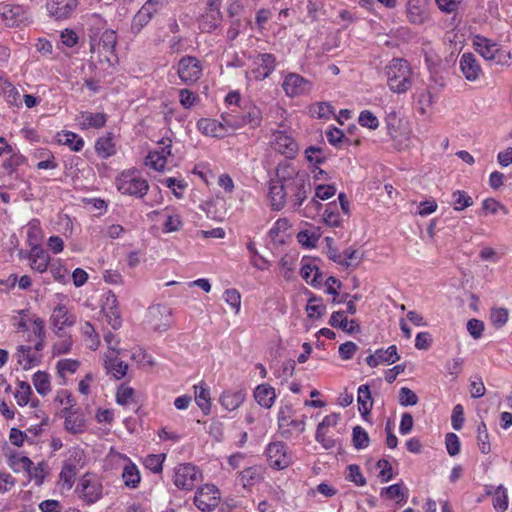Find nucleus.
I'll list each match as a JSON object with an SVG mask.
<instances>
[{
	"mask_svg": "<svg viewBox=\"0 0 512 512\" xmlns=\"http://www.w3.org/2000/svg\"><path fill=\"white\" fill-rule=\"evenodd\" d=\"M344 313V311L334 312L330 317L329 324L332 327L340 328L349 334L359 332V324L355 320L348 321V319L344 316Z\"/></svg>",
	"mask_w": 512,
	"mask_h": 512,
	"instance_id": "nucleus-30",
	"label": "nucleus"
},
{
	"mask_svg": "<svg viewBox=\"0 0 512 512\" xmlns=\"http://www.w3.org/2000/svg\"><path fill=\"white\" fill-rule=\"evenodd\" d=\"M221 118L231 131L245 127L255 129L262 123V112L257 106L249 105L239 110L231 108L229 111L224 112Z\"/></svg>",
	"mask_w": 512,
	"mask_h": 512,
	"instance_id": "nucleus-1",
	"label": "nucleus"
},
{
	"mask_svg": "<svg viewBox=\"0 0 512 512\" xmlns=\"http://www.w3.org/2000/svg\"><path fill=\"white\" fill-rule=\"evenodd\" d=\"M179 100L184 108L189 109L198 101V96L189 89H181L179 91Z\"/></svg>",
	"mask_w": 512,
	"mask_h": 512,
	"instance_id": "nucleus-64",
	"label": "nucleus"
},
{
	"mask_svg": "<svg viewBox=\"0 0 512 512\" xmlns=\"http://www.w3.org/2000/svg\"><path fill=\"white\" fill-rule=\"evenodd\" d=\"M58 142L63 145H68L73 151H80L84 146V141L76 133L62 132L58 134Z\"/></svg>",
	"mask_w": 512,
	"mask_h": 512,
	"instance_id": "nucleus-37",
	"label": "nucleus"
},
{
	"mask_svg": "<svg viewBox=\"0 0 512 512\" xmlns=\"http://www.w3.org/2000/svg\"><path fill=\"white\" fill-rule=\"evenodd\" d=\"M359 124L369 129H376L379 126V121L372 112L365 110L360 113Z\"/></svg>",
	"mask_w": 512,
	"mask_h": 512,
	"instance_id": "nucleus-63",
	"label": "nucleus"
},
{
	"mask_svg": "<svg viewBox=\"0 0 512 512\" xmlns=\"http://www.w3.org/2000/svg\"><path fill=\"white\" fill-rule=\"evenodd\" d=\"M201 480V472L190 463L181 464L175 469L174 484L180 489L192 490Z\"/></svg>",
	"mask_w": 512,
	"mask_h": 512,
	"instance_id": "nucleus-9",
	"label": "nucleus"
},
{
	"mask_svg": "<svg viewBox=\"0 0 512 512\" xmlns=\"http://www.w3.org/2000/svg\"><path fill=\"white\" fill-rule=\"evenodd\" d=\"M246 398V391L244 389L226 390L220 398V404L225 410L234 411L241 406Z\"/></svg>",
	"mask_w": 512,
	"mask_h": 512,
	"instance_id": "nucleus-27",
	"label": "nucleus"
},
{
	"mask_svg": "<svg viewBox=\"0 0 512 512\" xmlns=\"http://www.w3.org/2000/svg\"><path fill=\"white\" fill-rule=\"evenodd\" d=\"M95 150L98 156L103 159L109 158L116 152L115 145L110 137L99 138L95 143Z\"/></svg>",
	"mask_w": 512,
	"mask_h": 512,
	"instance_id": "nucleus-40",
	"label": "nucleus"
},
{
	"mask_svg": "<svg viewBox=\"0 0 512 512\" xmlns=\"http://www.w3.org/2000/svg\"><path fill=\"white\" fill-rule=\"evenodd\" d=\"M297 239L300 244L310 248L316 246V243L319 240V235L316 233H310L308 230H303L297 234Z\"/></svg>",
	"mask_w": 512,
	"mask_h": 512,
	"instance_id": "nucleus-62",
	"label": "nucleus"
},
{
	"mask_svg": "<svg viewBox=\"0 0 512 512\" xmlns=\"http://www.w3.org/2000/svg\"><path fill=\"white\" fill-rule=\"evenodd\" d=\"M474 44L477 52L487 61L503 65L510 59L508 51L501 49L498 44L485 37H476Z\"/></svg>",
	"mask_w": 512,
	"mask_h": 512,
	"instance_id": "nucleus-5",
	"label": "nucleus"
},
{
	"mask_svg": "<svg viewBox=\"0 0 512 512\" xmlns=\"http://www.w3.org/2000/svg\"><path fill=\"white\" fill-rule=\"evenodd\" d=\"M282 88L288 97H297L308 94L312 89V84L297 73H289L283 81Z\"/></svg>",
	"mask_w": 512,
	"mask_h": 512,
	"instance_id": "nucleus-15",
	"label": "nucleus"
},
{
	"mask_svg": "<svg viewBox=\"0 0 512 512\" xmlns=\"http://www.w3.org/2000/svg\"><path fill=\"white\" fill-rule=\"evenodd\" d=\"M197 128L202 134L216 138H224L230 131L223 120L220 122L209 118L200 119L197 122Z\"/></svg>",
	"mask_w": 512,
	"mask_h": 512,
	"instance_id": "nucleus-21",
	"label": "nucleus"
},
{
	"mask_svg": "<svg viewBox=\"0 0 512 512\" xmlns=\"http://www.w3.org/2000/svg\"><path fill=\"white\" fill-rule=\"evenodd\" d=\"M77 490L81 499L93 504L102 497L103 486L96 476L87 473L80 479Z\"/></svg>",
	"mask_w": 512,
	"mask_h": 512,
	"instance_id": "nucleus-6",
	"label": "nucleus"
},
{
	"mask_svg": "<svg viewBox=\"0 0 512 512\" xmlns=\"http://www.w3.org/2000/svg\"><path fill=\"white\" fill-rule=\"evenodd\" d=\"M492 495V505L496 512H504L508 508L507 490L504 486L499 485L494 492H488Z\"/></svg>",
	"mask_w": 512,
	"mask_h": 512,
	"instance_id": "nucleus-35",
	"label": "nucleus"
},
{
	"mask_svg": "<svg viewBox=\"0 0 512 512\" xmlns=\"http://www.w3.org/2000/svg\"><path fill=\"white\" fill-rule=\"evenodd\" d=\"M389 88L395 93H405L412 86L411 69L406 60L392 59L385 68Z\"/></svg>",
	"mask_w": 512,
	"mask_h": 512,
	"instance_id": "nucleus-2",
	"label": "nucleus"
},
{
	"mask_svg": "<svg viewBox=\"0 0 512 512\" xmlns=\"http://www.w3.org/2000/svg\"><path fill=\"white\" fill-rule=\"evenodd\" d=\"M50 323L54 332L59 337H63L61 332L66 327H71L76 323V316L65 305H58L53 309Z\"/></svg>",
	"mask_w": 512,
	"mask_h": 512,
	"instance_id": "nucleus-18",
	"label": "nucleus"
},
{
	"mask_svg": "<svg viewBox=\"0 0 512 512\" xmlns=\"http://www.w3.org/2000/svg\"><path fill=\"white\" fill-rule=\"evenodd\" d=\"M418 396L408 387H402L399 391V403L402 406H414L418 403Z\"/></svg>",
	"mask_w": 512,
	"mask_h": 512,
	"instance_id": "nucleus-56",
	"label": "nucleus"
},
{
	"mask_svg": "<svg viewBox=\"0 0 512 512\" xmlns=\"http://www.w3.org/2000/svg\"><path fill=\"white\" fill-rule=\"evenodd\" d=\"M17 361L24 370L31 369L40 363V357L32 351L30 346H20L16 353Z\"/></svg>",
	"mask_w": 512,
	"mask_h": 512,
	"instance_id": "nucleus-31",
	"label": "nucleus"
},
{
	"mask_svg": "<svg viewBox=\"0 0 512 512\" xmlns=\"http://www.w3.org/2000/svg\"><path fill=\"white\" fill-rule=\"evenodd\" d=\"M177 74L184 84L195 83L202 74L200 61L193 56L182 57L177 65Z\"/></svg>",
	"mask_w": 512,
	"mask_h": 512,
	"instance_id": "nucleus-10",
	"label": "nucleus"
},
{
	"mask_svg": "<svg viewBox=\"0 0 512 512\" xmlns=\"http://www.w3.org/2000/svg\"><path fill=\"white\" fill-rule=\"evenodd\" d=\"M289 170V166L279 167L277 169V177L280 179V181L272 182L270 185L269 197L272 207L276 210H280L284 206L286 196L288 195V176L286 177V175L287 172H290Z\"/></svg>",
	"mask_w": 512,
	"mask_h": 512,
	"instance_id": "nucleus-7",
	"label": "nucleus"
},
{
	"mask_svg": "<svg viewBox=\"0 0 512 512\" xmlns=\"http://www.w3.org/2000/svg\"><path fill=\"white\" fill-rule=\"evenodd\" d=\"M352 442L354 447L358 450L364 449L369 445V436L361 426L353 428Z\"/></svg>",
	"mask_w": 512,
	"mask_h": 512,
	"instance_id": "nucleus-49",
	"label": "nucleus"
},
{
	"mask_svg": "<svg viewBox=\"0 0 512 512\" xmlns=\"http://www.w3.org/2000/svg\"><path fill=\"white\" fill-rule=\"evenodd\" d=\"M9 466L14 472L26 471L31 473L33 462L26 456H19L18 454H11L8 459Z\"/></svg>",
	"mask_w": 512,
	"mask_h": 512,
	"instance_id": "nucleus-38",
	"label": "nucleus"
},
{
	"mask_svg": "<svg viewBox=\"0 0 512 512\" xmlns=\"http://www.w3.org/2000/svg\"><path fill=\"white\" fill-rule=\"evenodd\" d=\"M462 0H435L437 8L446 14H456Z\"/></svg>",
	"mask_w": 512,
	"mask_h": 512,
	"instance_id": "nucleus-58",
	"label": "nucleus"
},
{
	"mask_svg": "<svg viewBox=\"0 0 512 512\" xmlns=\"http://www.w3.org/2000/svg\"><path fill=\"white\" fill-rule=\"evenodd\" d=\"M165 457V454L148 455L144 460V465L152 472L160 473L162 471V464L164 462Z\"/></svg>",
	"mask_w": 512,
	"mask_h": 512,
	"instance_id": "nucleus-54",
	"label": "nucleus"
},
{
	"mask_svg": "<svg viewBox=\"0 0 512 512\" xmlns=\"http://www.w3.org/2000/svg\"><path fill=\"white\" fill-rule=\"evenodd\" d=\"M221 21L220 1L208 0V8L199 21L201 31L210 33L220 26Z\"/></svg>",
	"mask_w": 512,
	"mask_h": 512,
	"instance_id": "nucleus-17",
	"label": "nucleus"
},
{
	"mask_svg": "<svg viewBox=\"0 0 512 512\" xmlns=\"http://www.w3.org/2000/svg\"><path fill=\"white\" fill-rule=\"evenodd\" d=\"M122 479L127 487L136 488L140 482V473L137 467L132 463L127 464L123 469Z\"/></svg>",
	"mask_w": 512,
	"mask_h": 512,
	"instance_id": "nucleus-42",
	"label": "nucleus"
},
{
	"mask_svg": "<svg viewBox=\"0 0 512 512\" xmlns=\"http://www.w3.org/2000/svg\"><path fill=\"white\" fill-rule=\"evenodd\" d=\"M323 219L326 224L338 227L341 224V218L338 213V206L336 203H330L327 205L324 213H323Z\"/></svg>",
	"mask_w": 512,
	"mask_h": 512,
	"instance_id": "nucleus-48",
	"label": "nucleus"
},
{
	"mask_svg": "<svg viewBox=\"0 0 512 512\" xmlns=\"http://www.w3.org/2000/svg\"><path fill=\"white\" fill-rule=\"evenodd\" d=\"M400 359L395 345L389 346L387 349H378L373 354L366 357L365 361L371 368L380 364H393Z\"/></svg>",
	"mask_w": 512,
	"mask_h": 512,
	"instance_id": "nucleus-22",
	"label": "nucleus"
},
{
	"mask_svg": "<svg viewBox=\"0 0 512 512\" xmlns=\"http://www.w3.org/2000/svg\"><path fill=\"white\" fill-rule=\"evenodd\" d=\"M255 64L257 67L252 70V74L256 80L262 81L269 77L275 70L276 58L273 54L263 53L257 57Z\"/></svg>",
	"mask_w": 512,
	"mask_h": 512,
	"instance_id": "nucleus-23",
	"label": "nucleus"
},
{
	"mask_svg": "<svg viewBox=\"0 0 512 512\" xmlns=\"http://www.w3.org/2000/svg\"><path fill=\"white\" fill-rule=\"evenodd\" d=\"M195 400L200 409L207 414L210 411V392L203 385L195 386Z\"/></svg>",
	"mask_w": 512,
	"mask_h": 512,
	"instance_id": "nucleus-43",
	"label": "nucleus"
},
{
	"mask_svg": "<svg viewBox=\"0 0 512 512\" xmlns=\"http://www.w3.org/2000/svg\"><path fill=\"white\" fill-rule=\"evenodd\" d=\"M0 17L9 27L19 26L27 20L26 11L21 5H0Z\"/></svg>",
	"mask_w": 512,
	"mask_h": 512,
	"instance_id": "nucleus-19",
	"label": "nucleus"
},
{
	"mask_svg": "<svg viewBox=\"0 0 512 512\" xmlns=\"http://www.w3.org/2000/svg\"><path fill=\"white\" fill-rule=\"evenodd\" d=\"M381 496L388 499H397V503H401L405 499V493L401 484H393L381 490Z\"/></svg>",
	"mask_w": 512,
	"mask_h": 512,
	"instance_id": "nucleus-50",
	"label": "nucleus"
},
{
	"mask_svg": "<svg viewBox=\"0 0 512 512\" xmlns=\"http://www.w3.org/2000/svg\"><path fill=\"white\" fill-rule=\"evenodd\" d=\"M81 331L85 336V344L91 350H96L99 346V337L94 329V327L89 322H85L81 326Z\"/></svg>",
	"mask_w": 512,
	"mask_h": 512,
	"instance_id": "nucleus-44",
	"label": "nucleus"
},
{
	"mask_svg": "<svg viewBox=\"0 0 512 512\" xmlns=\"http://www.w3.org/2000/svg\"><path fill=\"white\" fill-rule=\"evenodd\" d=\"M104 366L108 374L120 380L127 374L128 364L118 358L117 353H107L104 359Z\"/></svg>",
	"mask_w": 512,
	"mask_h": 512,
	"instance_id": "nucleus-25",
	"label": "nucleus"
},
{
	"mask_svg": "<svg viewBox=\"0 0 512 512\" xmlns=\"http://www.w3.org/2000/svg\"><path fill=\"white\" fill-rule=\"evenodd\" d=\"M154 14L155 10H151L143 5L133 18L132 29L139 32L145 25L149 23Z\"/></svg>",
	"mask_w": 512,
	"mask_h": 512,
	"instance_id": "nucleus-39",
	"label": "nucleus"
},
{
	"mask_svg": "<svg viewBox=\"0 0 512 512\" xmlns=\"http://www.w3.org/2000/svg\"><path fill=\"white\" fill-rule=\"evenodd\" d=\"M172 311L164 305H154L148 310V324L151 329L158 333H163L171 326Z\"/></svg>",
	"mask_w": 512,
	"mask_h": 512,
	"instance_id": "nucleus-13",
	"label": "nucleus"
},
{
	"mask_svg": "<svg viewBox=\"0 0 512 512\" xmlns=\"http://www.w3.org/2000/svg\"><path fill=\"white\" fill-rule=\"evenodd\" d=\"M482 211L484 214L492 215H496L498 213L507 215L509 212L505 205L494 198H487L482 202Z\"/></svg>",
	"mask_w": 512,
	"mask_h": 512,
	"instance_id": "nucleus-45",
	"label": "nucleus"
},
{
	"mask_svg": "<svg viewBox=\"0 0 512 512\" xmlns=\"http://www.w3.org/2000/svg\"><path fill=\"white\" fill-rule=\"evenodd\" d=\"M254 398L260 406L270 408L276 398L275 389L264 384L258 385L254 391Z\"/></svg>",
	"mask_w": 512,
	"mask_h": 512,
	"instance_id": "nucleus-32",
	"label": "nucleus"
},
{
	"mask_svg": "<svg viewBox=\"0 0 512 512\" xmlns=\"http://www.w3.org/2000/svg\"><path fill=\"white\" fill-rule=\"evenodd\" d=\"M30 266L33 270L43 273L47 270L50 256L49 254L42 249L40 246L35 245L31 248L29 254Z\"/></svg>",
	"mask_w": 512,
	"mask_h": 512,
	"instance_id": "nucleus-28",
	"label": "nucleus"
},
{
	"mask_svg": "<svg viewBox=\"0 0 512 512\" xmlns=\"http://www.w3.org/2000/svg\"><path fill=\"white\" fill-rule=\"evenodd\" d=\"M146 165L157 171L163 170L166 165L165 155L160 154L159 150L150 152L146 158Z\"/></svg>",
	"mask_w": 512,
	"mask_h": 512,
	"instance_id": "nucleus-52",
	"label": "nucleus"
},
{
	"mask_svg": "<svg viewBox=\"0 0 512 512\" xmlns=\"http://www.w3.org/2000/svg\"><path fill=\"white\" fill-rule=\"evenodd\" d=\"M133 396H134L133 388L126 386V385H121L117 390L116 400H117L118 404L127 405L132 401Z\"/></svg>",
	"mask_w": 512,
	"mask_h": 512,
	"instance_id": "nucleus-60",
	"label": "nucleus"
},
{
	"mask_svg": "<svg viewBox=\"0 0 512 512\" xmlns=\"http://www.w3.org/2000/svg\"><path fill=\"white\" fill-rule=\"evenodd\" d=\"M295 411L291 405H285L280 408L278 412V427L279 432L285 438L293 435H300L305 431L306 416L302 415L301 419L294 418Z\"/></svg>",
	"mask_w": 512,
	"mask_h": 512,
	"instance_id": "nucleus-4",
	"label": "nucleus"
},
{
	"mask_svg": "<svg viewBox=\"0 0 512 512\" xmlns=\"http://www.w3.org/2000/svg\"><path fill=\"white\" fill-rule=\"evenodd\" d=\"M316 302H318V299L316 297H311L306 306V311L310 318L321 317L326 311L325 305Z\"/></svg>",
	"mask_w": 512,
	"mask_h": 512,
	"instance_id": "nucleus-59",
	"label": "nucleus"
},
{
	"mask_svg": "<svg viewBox=\"0 0 512 512\" xmlns=\"http://www.w3.org/2000/svg\"><path fill=\"white\" fill-rule=\"evenodd\" d=\"M118 191L124 195L143 198L149 190V184L136 169L122 171L115 178Z\"/></svg>",
	"mask_w": 512,
	"mask_h": 512,
	"instance_id": "nucleus-3",
	"label": "nucleus"
},
{
	"mask_svg": "<svg viewBox=\"0 0 512 512\" xmlns=\"http://www.w3.org/2000/svg\"><path fill=\"white\" fill-rule=\"evenodd\" d=\"M223 298L225 302L238 314L241 307V295L237 289L231 288L224 291Z\"/></svg>",
	"mask_w": 512,
	"mask_h": 512,
	"instance_id": "nucleus-51",
	"label": "nucleus"
},
{
	"mask_svg": "<svg viewBox=\"0 0 512 512\" xmlns=\"http://www.w3.org/2000/svg\"><path fill=\"white\" fill-rule=\"evenodd\" d=\"M460 69L468 81H476L482 74V69L475 55L464 53L460 58Z\"/></svg>",
	"mask_w": 512,
	"mask_h": 512,
	"instance_id": "nucleus-24",
	"label": "nucleus"
},
{
	"mask_svg": "<svg viewBox=\"0 0 512 512\" xmlns=\"http://www.w3.org/2000/svg\"><path fill=\"white\" fill-rule=\"evenodd\" d=\"M107 323L113 329H119L121 327L120 312L117 307V299L115 295L107 297L106 303L102 309Z\"/></svg>",
	"mask_w": 512,
	"mask_h": 512,
	"instance_id": "nucleus-29",
	"label": "nucleus"
},
{
	"mask_svg": "<svg viewBox=\"0 0 512 512\" xmlns=\"http://www.w3.org/2000/svg\"><path fill=\"white\" fill-rule=\"evenodd\" d=\"M300 274L302 278L313 286H317L322 281V273L315 265L305 264L302 266Z\"/></svg>",
	"mask_w": 512,
	"mask_h": 512,
	"instance_id": "nucleus-36",
	"label": "nucleus"
},
{
	"mask_svg": "<svg viewBox=\"0 0 512 512\" xmlns=\"http://www.w3.org/2000/svg\"><path fill=\"white\" fill-rule=\"evenodd\" d=\"M315 439L326 450L333 449L337 445V440L327 434V430H316Z\"/></svg>",
	"mask_w": 512,
	"mask_h": 512,
	"instance_id": "nucleus-61",
	"label": "nucleus"
},
{
	"mask_svg": "<svg viewBox=\"0 0 512 512\" xmlns=\"http://www.w3.org/2000/svg\"><path fill=\"white\" fill-rule=\"evenodd\" d=\"M220 501V491L216 486L205 484L199 488L194 497V504L196 507L204 512L214 510Z\"/></svg>",
	"mask_w": 512,
	"mask_h": 512,
	"instance_id": "nucleus-12",
	"label": "nucleus"
},
{
	"mask_svg": "<svg viewBox=\"0 0 512 512\" xmlns=\"http://www.w3.org/2000/svg\"><path fill=\"white\" fill-rule=\"evenodd\" d=\"M33 384L36 389V391L40 395H47L51 388H50V381L49 376L47 373L38 371L33 376Z\"/></svg>",
	"mask_w": 512,
	"mask_h": 512,
	"instance_id": "nucleus-46",
	"label": "nucleus"
},
{
	"mask_svg": "<svg viewBox=\"0 0 512 512\" xmlns=\"http://www.w3.org/2000/svg\"><path fill=\"white\" fill-rule=\"evenodd\" d=\"M313 116L319 119H329L334 114L332 106L327 102L317 103L311 110Z\"/></svg>",
	"mask_w": 512,
	"mask_h": 512,
	"instance_id": "nucleus-57",
	"label": "nucleus"
},
{
	"mask_svg": "<svg viewBox=\"0 0 512 512\" xmlns=\"http://www.w3.org/2000/svg\"><path fill=\"white\" fill-rule=\"evenodd\" d=\"M78 5V0H51L46 8L49 15L56 20L69 18Z\"/></svg>",
	"mask_w": 512,
	"mask_h": 512,
	"instance_id": "nucleus-20",
	"label": "nucleus"
},
{
	"mask_svg": "<svg viewBox=\"0 0 512 512\" xmlns=\"http://www.w3.org/2000/svg\"><path fill=\"white\" fill-rule=\"evenodd\" d=\"M406 18L412 25L422 26L430 22L429 0H407Z\"/></svg>",
	"mask_w": 512,
	"mask_h": 512,
	"instance_id": "nucleus-8",
	"label": "nucleus"
},
{
	"mask_svg": "<svg viewBox=\"0 0 512 512\" xmlns=\"http://www.w3.org/2000/svg\"><path fill=\"white\" fill-rule=\"evenodd\" d=\"M454 210L462 211L473 205L472 198L465 192L457 190L452 194Z\"/></svg>",
	"mask_w": 512,
	"mask_h": 512,
	"instance_id": "nucleus-47",
	"label": "nucleus"
},
{
	"mask_svg": "<svg viewBox=\"0 0 512 512\" xmlns=\"http://www.w3.org/2000/svg\"><path fill=\"white\" fill-rule=\"evenodd\" d=\"M294 170L287 172V188L288 195H291L294 202V207L298 209L304 200L307 198L308 193L311 191L310 182L302 176L292 177Z\"/></svg>",
	"mask_w": 512,
	"mask_h": 512,
	"instance_id": "nucleus-11",
	"label": "nucleus"
},
{
	"mask_svg": "<svg viewBox=\"0 0 512 512\" xmlns=\"http://www.w3.org/2000/svg\"><path fill=\"white\" fill-rule=\"evenodd\" d=\"M63 466L78 474V472L85 466L84 451L80 448L71 449L63 463Z\"/></svg>",
	"mask_w": 512,
	"mask_h": 512,
	"instance_id": "nucleus-33",
	"label": "nucleus"
},
{
	"mask_svg": "<svg viewBox=\"0 0 512 512\" xmlns=\"http://www.w3.org/2000/svg\"><path fill=\"white\" fill-rule=\"evenodd\" d=\"M274 145L275 149L287 158H293L298 151V145L295 140L283 131L275 134Z\"/></svg>",
	"mask_w": 512,
	"mask_h": 512,
	"instance_id": "nucleus-26",
	"label": "nucleus"
},
{
	"mask_svg": "<svg viewBox=\"0 0 512 512\" xmlns=\"http://www.w3.org/2000/svg\"><path fill=\"white\" fill-rule=\"evenodd\" d=\"M106 117L102 113L82 112L79 117V125L82 129L101 128L105 125Z\"/></svg>",
	"mask_w": 512,
	"mask_h": 512,
	"instance_id": "nucleus-34",
	"label": "nucleus"
},
{
	"mask_svg": "<svg viewBox=\"0 0 512 512\" xmlns=\"http://www.w3.org/2000/svg\"><path fill=\"white\" fill-rule=\"evenodd\" d=\"M342 260H346L348 263L347 264H343L342 266L345 267V268H350V267H357L361 261V256L359 255V252L358 250L356 249H353L352 247H349L347 249H345L342 253Z\"/></svg>",
	"mask_w": 512,
	"mask_h": 512,
	"instance_id": "nucleus-55",
	"label": "nucleus"
},
{
	"mask_svg": "<svg viewBox=\"0 0 512 512\" xmlns=\"http://www.w3.org/2000/svg\"><path fill=\"white\" fill-rule=\"evenodd\" d=\"M266 456L269 465L279 470L288 467L292 461L286 445L282 442L270 443L266 449Z\"/></svg>",
	"mask_w": 512,
	"mask_h": 512,
	"instance_id": "nucleus-16",
	"label": "nucleus"
},
{
	"mask_svg": "<svg viewBox=\"0 0 512 512\" xmlns=\"http://www.w3.org/2000/svg\"><path fill=\"white\" fill-rule=\"evenodd\" d=\"M359 412L365 416L370 413L372 408L371 393L367 385H361L358 388Z\"/></svg>",
	"mask_w": 512,
	"mask_h": 512,
	"instance_id": "nucleus-41",
	"label": "nucleus"
},
{
	"mask_svg": "<svg viewBox=\"0 0 512 512\" xmlns=\"http://www.w3.org/2000/svg\"><path fill=\"white\" fill-rule=\"evenodd\" d=\"M97 34V31H94L92 28L89 29L90 52L95 53L97 51L101 53L103 51L105 58L109 61L108 54H112L114 52L116 45V34L113 30H105L98 43H96Z\"/></svg>",
	"mask_w": 512,
	"mask_h": 512,
	"instance_id": "nucleus-14",
	"label": "nucleus"
},
{
	"mask_svg": "<svg viewBox=\"0 0 512 512\" xmlns=\"http://www.w3.org/2000/svg\"><path fill=\"white\" fill-rule=\"evenodd\" d=\"M32 394L31 387L27 382L20 381L18 389L15 393V398L18 405L25 406L29 402L30 395Z\"/></svg>",
	"mask_w": 512,
	"mask_h": 512,
	"instance_id": "nucleus-53",
	"label": "nucleus"
}]
</instances>
